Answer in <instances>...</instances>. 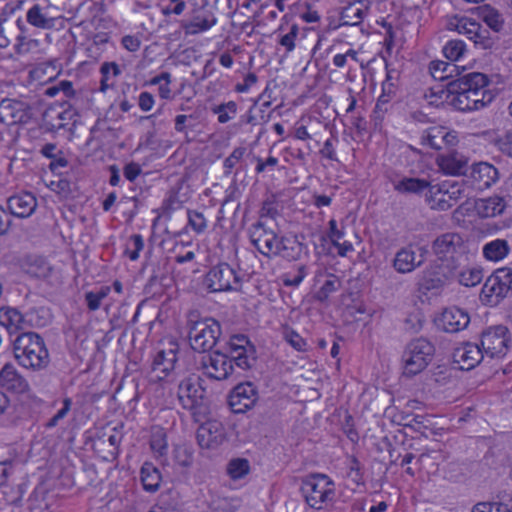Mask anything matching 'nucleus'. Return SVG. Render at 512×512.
Here are the masks:
<instances>
[{
  "mask_svg": "<svg viewBox=\"0 0 512 512\" xmlns=\"http://www.w3.org/2000/svg\"><path fill=\"white\" fill-rule=\"evenodd\" d=\"M10 213L19 218L29 217L37 207L36 197L30 192L13 195L7 200Z\"/></svg>",
  "mask_w": 512,
  "mask_h": 512,
  "instance_id": "obj_27",
  "label": "nucleus"
},
{
  "mask_svg": "<svg viewBox=\"0 0 512 512\" xmlns=\"http://www.w3.org/2000/svg\"><path fill=\"white\" fill-rule=\"evenodd\" d=\"M25 33V22L18 6L7 4L0 13V47H8L21 39Z\"/></svg>",
  "mask_w": 512,
  "mask_h": 512,
  "instance_id": "obj_8",
  "label": "nucleus"
},
{
  "mask_svg": "<svg viewBox=\"0 0 512 512\" xmlns=\"http://www.w3.org/2000/svg\"><path fill=\"white\" fill-rule=\"evenodd\" d=\"M56 113L55 118L52 117V121L50 123L52 129H61L66 125L67 120H71L73 116V112L71 110H63L56 112L55 110H51L46 113V117H50L51 114Z\"/></svg>",
  "mask_w": 512,
  "mask_h": 512,
  "instance_id": "obj_55",
  "label": "nucleus"
},
{
  "mask_svg": "<svg viewBox=\"0 0 512 512\" xmlns=\"http://www.w3.org/2000/svg\"><path fill=\"white\" fill-rule=\"evenodd\" d=\"M14 47L16 53L20 55L37 53L40 49V41L37 39L27 38L24 33L22 34L21 39L17 40Z\"/></svg>",
  "mask_w": 512,
  "mask_h": 512,
  "instance_id": "obj_48",
  "label": "nucleus"
},
{
  "mask_svg": "<svg viewBox=\"0 0 512 512\" xmlns=\"http://www.w3.org/2000/svg\"><path fill=\"white\" fill-rule=\"evenodd\" d=\"M109 69H113V77H117L120 75L121 70L117 63L115 62H104L100 67V73L102 75L100 81V91L106 92L109 88L113 87L115 82L110 81V76H108Z\"/></svg>",
  "mask_w": 512,
  "mask_h": 512,
  "instance_id": "obj_43",
  "label": "nucleus"
},
{
  "mask_svg": "<svg viewBox=\"0 0 512 512\" xmlns=\"http://www.w3.org/2000/svg\"><path fill=\"white\" fill-rule=\"evenodd\" d=\"M432 185L429 181L420 178L404 177L393 183L394 190L401 194H421L428 192Z\"/></svg>",
  "mask_w": 512,
  "mask_h": 512,
  "instance_id": "obj_34",
  "label": "nucleus"
},
{
  "mask_svg": "<svg viewBox=\"0 0 512 512\" xmlns=\"http://www.w3.org/2000/svg\"><path fill=\"white\" fill-rule=\"evenodd\" d=\"M15 359L22 367L39 371L50 362L49 352L43 338L35 332H21L13 341Z\"/></svg>",
  "mask_w": 512,
  "mask_h": 512,
  "instance_id": "obj_1",
  "label": "nucleus"
},
{
  "mask_svg": "<svg viewBox=\"0 0 512 512\" xmlns=\"http://www.w3.org/2000/svg\"><path fill=\"white\" fill-rule=\"evenodd\" d=\"M216 22L217 19L212 13H199L194 15L190 21L183 22L182 28L186 34L194 35L209 30Z\"/></svg>",
  "mask_w": 512,
  "mask_h": 512,
  "instance_id": "obj_33",
  "label": "nucleus"
},
{
  "mask_svg": "<svg viewBox=\"0 0 512 512\" xmlns=\"http://www.w3.org/2000/svg\"><path fill=\"white\" fill-rule=\"evenodd\" d=\"M456 277L461 285L473 287L482 281L483 271L477 267L466 268L459 272Z\"/></svg>",
  "mask_w": 512,
  "mask_h": 512,
  "instance_id": "obj_41",
  "label": "nucleus"
},
{
  "mask_svg": "<svg viewBox=\"0 0 512 512\" xmlns=\"http://www.w3.org/2000/svg\"><path fill=\"white\" fill-rule=\"evenodd\" d=\"M406 419L407 422L404 423V426L411 428L424 436H427V431L432 430V422L427 416L414 415L412 417H407Z\"/></svg>",
  "mask_w": 512,
  "mask_h": 512,
  "instance_id": "obj_45",
  "label": "nucleus"
},
{
  "mask_svg": "<svg viewBox=\"0 0 512 512\" xmlns=\"http://www.w3.org/2000/svg\"><path fill=\"white\" fill-rule=\"evenodd\" d=\"M505 200L499 196H493L486 200L485 208L491 210V215H499L505 209Z\"/></svg>",
  "mask_w": 512,
  "mask_h": 512,
  "instance_id": "obj_61",
  "label": "nucleus"
},
{
  "mask_svg": "<svg viewBox=\"0 0 512 512\" xmlns=\"http://www.w3.org/2000/svg\"><path fill=\"white\" fill-rule=\"evenodd\" d=\"M431 249L436 258L448 268L443 276L454 277L456 262L466 252V244L462 236L455 232L443 233L433 240Z\"/></svg>",
  "mask_w": 512,
  "mask_h": 512,
  "instance_id": "obj_3",
  "label": "nucleus"
},
{
  "mask_svg": "<svg viewBox=\"0 0 512 512\" xmlns=\"http://www.w3.org/2000/svg\"><path fill=\"white\" fill-rule=\"evenodd\" d=\"M196 437L202 448L214 449L225 440V428L220 421H207L197 429Z\"/></svg>",
  "mask_w": 512,
  "mask_h": 512,
  "instance_id": "obj_22",
  "label": "nucleus"
},
{
  "mask_svg": "<svg viewBox=\"0 0 512 512\" xmlns=\"http://www.w3.org/2000/svg\"><path fill=\"white\" fill-rule=\"evenodd\" d=\"M456 136L442 126H432L423 131L421 143L435 150H442L456 143Z\"/></svg>",
  "mask_w": 512,
  "mask_h": 512,
  "instance_id": "obj_25",
  "label": "nucleus"
},
{
  "mask_svg": "<svg viewBox=\"0 0 512 512\" xmlns=\"http://www.w3.org/2000/svg\"><path fill=\"white\" fill-rule=\"evenodd\" d=\"M71 405L72 400L70 398H65L63 400V407L47 422L46 427H55L60 420L64 419L67 416L68 412L71 409Z\"/></svg>",
  "mask_w": 512,
  "mask_h": 512,
  "instance_id": "obj_59",
  "label": "nucleus"
},
{
  "mask_svg": "<svg viewBox=\"0 0 512 512\" xmlns=\"http://www.w3.org/2000/svg\"><path fill=\"white\" fill-rule=\"evenodd\" d=\"M472 177L480 188H489L498 180L499 174L492 164L480 162L473 166Z\"/></svg>",
  "mask_w": 512,
  "mask_h": 512,
  "instance_id": "obj_30",
  "label": "nucleus"
},
{
  "mask_svg": "<svg viewBox=\"0 0 512 512\" xmlns=\"http://www.w3.org/2000/svg\"><path fill=\"white\" fill-rule=\"evenodd\" d=\"M151 449L158 453L160 456L167 452L168 443L166 439V433L162 428H155L151 434L150 440Z\"/></svg>",
  "mask_w": 512,
  "mask_h": 512,
  "instance_id": "obj_47",
  "label": "nucleus"
},
{
  "mask_svg": "<svg viewBox=\"0 0 512 512\" xmlns=\"http://www.w3.org/2000/svg\"><path fill=\"white\" fill-rule=\"evenodd\" d=\"M246 149L244 147L235 148L232 153L224 160L225 175H229L232 169L241 161Z\"/></svg>",
  "mask_w": 512,
  "mask_h": 512,
  "instance_id": "obj_54",
  "label": "nucleus"
},
{
  "mask_svg": "<svg viewBox=\"0 0 512 512\" xmlns=\"http://www.w3.org/2000/svg\"><path fill=\"white\" fill-rule=\"evenodd\" d=\"M429 70L434 79L443 81L452 77L456 66L452 63L435 60L430 63Z\"/></svg>",
  "mask_w": 512,
  "mask_h": 512,
  "instance_id": "obj_39",
  "label": "nucleus"
},
{
  "mask_svg": "<svg viewBox=\"0 0 512 512\" xmlns=\"http://www.w3.org/2000/svg\"><path fill=\"white\" fill-rule=\"evenodd\" d=\"M455 29L459 34L465 35L476 45L487 48L490 45L489 30L476 20L469 17L456 19Z\"/></svg>",
  "mask_w": 512,
  "mask_h": 512,
  "instance_id": "obj_20",
  "label": "nucleus"
},
{
  "mask_svg": "<svg viewBox=\"0 0 512 512\" xmlns=\"http://www.w3.org/2000/svg\"><path fill=\"white\" fill-rule=\"evenodd\" d=\"M252 245L263 256L271 258L278 251L279 229L277 224L269 219L259 218L248 230Z\"/></svg>",
  "mask_w": 512,
  "mask_h": 512,
  "instance_id": "obj_5",
  "label": "nucleus"
},
{
  "mask_svg": "<svg viewBox=\"0 0 512 512\" xmlns=\"http://www.w3.org/2000/svg\"><path fill=\"white\" fill-rule=\"evenodd\" d=\"M245 275L227 263H220L207 272L205 284L211 292L238 291Z\"/></svg>",
  "mask_w": 512,
  "mask_h": 512,
  "instance_id": "obj_7",
  "label": "nucleus"
},
{
  "mask_svg": "<svg viewBox=\"0 0 512 512\" xmlns=\"http://www.w3.org/2000/svg\"><path fill=\"white\" fill-rule=\"evenodd\" d=\"M211 110L214 114L218 115L219 123L224 124L236 116L237 104L234 101H229L227 103L214 106Z\"/></svg>",
  "mask_w": 512,
  "mask_h": 512,
  "instance_id": "obj_46",
  "label": "nucleus"
},
{
  "mask_svg": "<svg viewBox=\"0 0 512 512\" xmlns=\"http://www.w3.org/2000/svg\"><path fill=\"white\" fill-rule=\"evenodd\" d=\"M58 74L59 69L55 62L42 63L32 71L33 77L42 82H49Z\"/></svg>",
  "mask_w": 512,
  "mask_h": 512,
  "instance_id": "obj_42",
  "label": "nucleus"
},
{
  "mask_svg": "<svg viewBox=\"0 0 512 512\" xmlns=\"http://www.w3.org/2000/svg\"><path fill=\"white\" fill-rule=\"evenodd\" d=\"M48 16L47 12L42 8V4H35L28 10L26 20L32 26L40 29H56V25Z\"/></svg>",
  "mask_w": 512,
  "mask_h": 512,
  "instance_id": "obj_37",
  "label": "nucleus"
},
{
  "mask_svg": "<svg viewBox=\"0 0 512 512\" xmlns=\"http://www.w3.org/2000/svg\"><path fill=\"white\" fill-rule=\"evenodd\" d=\"M396 94L393 83L390 82V76L387 75V79L382 84V94L379 96L376 106L375 113H385L388 110V104Z\"/></svg>",
  "mask_w": 512,
  "mask_h": 512,
  "instance_id": "obj_38",
  "label": "nucleus"
},
{
  "mask_svg": "<svg viewBox=\"0 0 512 512\" xmlns=\"http://www.w3.org/2000/svg\"><path fill=\"white\" fill-rule=\"evenodd\" d=\"M488 84L489 79L487 75L480 72H472L448 82L447 89L448 91L490 92L487 89Z\"/></svg>",
  "mask_w": 512,
  "mask_h": 512,
  "instance_id": "obj_24",
  "label": "nucleus"
},
{
  "mask_svg": "<svg viewBox=\"0 0 512 512\" xmlns=\"http://www.w3.org/2000/svg\"><path fill=\"white\" fill-rule=\"evenodd\" d=\"M140 478L143 488L147 492H156L161 483V474L159 470L149 462H145L140 470Z\"/></svg>",
  "mask_w": 512,
  "mask_h": 512,
  "instance_id": "obj_36",
  "label": "nucleus"
},
{
  "mask_svg": "<svg viewBox=\"0 0 512 512\" xmlns=\"http://www.w3.org/2000/svg\"><path fill=\"white\" fill-rule=\"evenodd\" d=\"M440 321L444 331L457 333L467 328L470 323V316L464 309L453 306L443 311Z\"/></svg>",
  "mask_w": 512,
  "mask_h": 512,
  "instance_id": "obj_26",
  "label": "nucleus"
},
{
  "mask_svg": "<svg viewBox=\"0 0 512 512\" xmlns=\"http://www.w3.org/2000/svg\"><path fill=\"white\" fill-rule=\"evenodd\" d=\"M278 241V251L273 256H281L288 261H296L301 258L303 253L307 252V246L299 241L297 236H282Z\"/></svg>",
  "mask_w": 512,
  "mask_h": 512,
  "instance_id": "obj_29",
  "label": "nucleus"
},
{
  "mask_svg": "<svg viewBox=\"0 0 512 512\" xmlns=\"http://www.w3.org/2000/svg\"><path fill=\"white\" fill-rule=\"evenodd\" d=\"M228 474L233 479H239L249 471V462L246 459L231 460L227 468Z\"/></svg>",
  "mask_w": 512,
  "mask_h": 512,
  "instance_id": "obj_51",
  "label": "nucleus"
},
{
  "mask_svg": "<svg viewBox=\"0 0 512 512\" xmlns=\"http://www.w3.org/2000/svg\"><path fill=\"white\" fill-rule=\"evenodd\" d=\"M35 310H31L23 315L19 310L12 307L0 308V324L4 326L10 334H15L36 325L43 326L45 321L34 322Z\"/></svg>",
  "mask_w": 512,
  "mask_h": 512,
  "instance_id": "obj_12",
  "label": "nucleus"
},
{
  "mask_svg": "<svg viewBox=\"0 0 512 512\" xmlns=\"http://www.w3.org/2000/svg\"><path fill=\"white\" fill-rule=\"evenodd\" d=\"M486 355L481 346L475 343H463L454 349L453 360L462 370L476 367Z\"/></svg>",
  "mask_w": 512,
  "mask_h": 512,
  "instance_id": "obj_23",
  "label": "nucleus"
},
{
  "mask_svg": "<svg viewBox=\"0 0 512 512\" xmlns=\"http://www.w3.org/2000/svg\"><path fill=\"white\" fill-rule=\"evenodd\" d=\"M483 20L488 27L496 32L502 29L504 23L501 14L493 8H488L483 12Z\"/></svg>",
  "mask_w": 512,
  "mask_h": 512,
  "instance_id": "obj_53",
  "label": "nucleus"
},
{
  "mask_svg": "<svg viewBox=\"0 0 512 512\" xmlns=\"http://www.w3.org/2000/svg\"><path fill=\"white\" fill-rule=\"evenodd\" d=\"M122 440V435L114 428L113 433L110 434L107 438V443L111 447L109 450L110 456L112 458H115L118 455L119 452V445ZM106 443V440H103V444Z\"/></svg>",
  "mask_w": 512,
  "mask_h": 512,
  "instance_id": "obj_62",
  "label": "nucleus"
},
{
  "mask_svg": "<svg viewBox=\"0 0 512 512\" xmlns=\"http://www.w3.org/2000/svg\"><path fill=\"white\" fill-rule=\"evenodd\" d=\"M169 3L162 7V14L165 16L174 14L181 15L185 8L186 3L184 0H168Z\"/></svg>",
  "mask_w": 512,
  "mask_h": 512,
  "instance_id": "obj_60",
  "label": "nucleus"
},
{
  "mask_svg": "<svg viewBox=\"0 0 512 512\" xmlns=\"http://www.w3.org/2000/svg\"><path fill=\"white\" fill-rule=\"evenodd\" d=\"M230 357L241 370H247L253 365L255 358L252 356L253 347L247 336L233 335L229 340Z\"/></svg>",
  "mask_w": 512,
  "mask_h": 512,
  "instance_id": "obj_18",
  "label": "nucleus"
},
{
  "mask_svg": "<svg viewBox=\"0 0 512 512\" xmlns=\"http://www.w3.org/2000/svg\"><path fill=\"white\" fill-rule=\"evenodd\" d=\"M509 294L505 284L498 277L496 278V275L493 273L487 278L482 287L481 298L486 304L495 306L508 297Z\"/></svg>",
  "mask_w": 512,
  "mask_h": 512,
  "instance_id": "obj_28",
  "label": "nucleus"
},
{
  "mask_svg": "<svg viewBox=\"0 0 512 512\" xmlns=\"http://www.w3.org/2000/svg\"><path fill=\"white\" fill-rule=\"evenodd\" d=\"M364 18V10L358 4H351L345 7L341 13L342 25H358Z\"/></svg>",
  "mask_w": 512,
  "mask_h": 512,
  "instance_id": "obj_40",
  "label": "nucleus"
},
{
  "mask_svg": "<svg viewBox=\"0 0 512 512\" xmlns=\"http://www.w3.org/2000/svg\"><path fill=\"white\" fill-rule=\"evenodd\" d=\"M340 287V280L335 275H330L322 287L316 293V299L325 302L330 294L336 292Z\"/></svg>",
  "mask_w": 512,
  "mask_h": 512,
  "instance_id": "obj_49",
  "label": "nucleus"
},
{
  "mask_svg": "<svg viewBox=\"0 0 512 512\" xmlns=\"http://www.w3.org/2000/svg\"><path fill=\"white\" fill-rule=\"evenodd\" d=\"M451 95V104L459 111L479 110L490 104L494 99L492 92L448 91Z\"/></svg>",
  "mask_w": 512,
  "mask_h": 512,
  "instance_id": "obj_14",
  "label": "nucleus"
},
{
  "mask_svg": "<svg viewBox=\"0 0 512 512\" xmlns=\"http://www.w3.org/2000/svg\"><path fill=\"white\" fill-rule=\"evenodd\" d=\"M235 366L234 359L219 351L203 355L199 361V368L203 373L218 381L228 379L234 373Z\"/></svg>",
  "mask_w": 512,
  "mask_h": 512,
  "instance_id": "obj_10",
  "label": "nucleus"
},
{
  "mask_svg": "<svg viewBox=\"0 0 512 512\" xmlns=\"http://www.w3.org/2000/svg\"><path fill=\"white\" fill-rule=\"evenodd\" d=\"M419 251L420 254L417 255L412 245L401 248L395 254L393 260L394 269L401 274L411 273L416 270L424 263L425 254L427 253L424 247L419 248Z\"/></svg>",
  "mask_w": 512,
  "mask_h": 512,
  "instance_id": "obj_19",
  "label": "nucleus"
},
{
  "mask_svg": "<svg viewBox=\"0 0 512 512\" xmlns=\"http://www.w3.org/2000/svg\"><path fill=\"white\" fill-rule=\"evenodd\" d=\"M259 399L257 387L252 382L236 385L229 394L228 402L234 413H245L255 406Z\"/></svg>",
  "mask_w": 512,
  "mask_h": 512,
  "instance_id": "obj_13",
  "label": "nucleus"
},
{
  "mask_svg": "<svg viewBox=\"0 0 512 512\" xmlns=\"http://www.w3.org/2000/svg\"><path fill=\"white\" fill-rule=\"evenodd\" d=\"M463 185L457 182H443L429 187L425 193L426 202L431 209L448 210L463 196Z\"/></svg>",
  "mask_w": 512,
  "mask_h": 512,
  "instance_id": "obj_9",
  "label": "nucleus"
},
{
  "mask_svg": "<svg viewBox=\"0 0 512 512\" xmlns=\"http://www.w3.org/2000/svg\"><path fill=\"white\" fill-rule=\"evenodd\" d=\"M434 353L433 344L425 338L409 342L402 355L404 374L414 376L422 372L432 361Z\"/></svg>",
  "mask_w": 512,
  "mask_h": 512,
  "instance_id": "obj_4",
  "label": "nucleus"
},
{
  "mask_svg": "<svg viewBox=\"0 0 512 512\" xmlns=\"http://www.w3.org/2000/svg\"><path fill=\"white\" fill-rule=\"evenodd\" d=\"M144 248V240L143 237L139 234H134L130 237L127 248H126V254L130 258V260L135 261L139 258L140 252Z\"/></svg>",
  "mask_w": 512,
  "mask_h": 512,
  "instance_id": "obj_52",
  "label": "nucleus"
},
{
  "mask_svg": "<svg viewBox=\"0 0 512 512\" xmlns=\"http://www.w3.org/2000/svg\"><path fill=\"white\" fill-rule=\"evenodd\" d=\"M499 149L509 157H512V133H506L498 140Z\"/></svg>",
  "mask_w": 512,
  "mask_h": 512,
  "instance_id": "obj_64",
  "label": "nucleus"
},
{
  "mask_svg": "<svg viewBox=\"0 0 512 512\" xmlns=\"http://www.w3.org/2000/svg\"><path fill=\"white\" fill-rule=\"evenodd\" d=\"M284 338L295 350L306 351L307 343L296 331L285 329Z\"/></svg>",
  "mask_w": 512,
  "mask_h": 512,
  "instance_id": "obj_57",
  "label": "nucleus"
},
{
  "mask_svg": "<svg viewBox=\"0 0 512 512\" xmlns=\"http://www.w3.org/2000/svg\"><path fill=\"white\" fill-rule=\"evenodd\" d=\"M510 252L509 242L500 238L487 242L482 248L484 258L491 262H499L505 259Z\"/></svg>",
  "mask_w": 512,
  "mask_h": 512,
  "instance_id": "obj_31",
  "label": "nucleus"
},
{
  "mask_svg": "<svg viewBox=\"0 0 512 512\" xmlns=\"http://www.w3.org/2000/svg\"><path fill=\"white\" fill-rule=\"evenodd\" d=\"M203 397V390L198 384V377L193 374L185 376L178 384L177 398L186 410L196 408Z\"/></svg>",
  "mask_w": 512,
  "mask_h": 512,
  "instance_id": "obj_17",
  "label": "nucleus"
},
{
  "mask_svg": "<svg viewBox=\"0 0 512 512\" xmlns=\"http://www.w3.org/2000/svg\"><path fill=\"white\" fill-rule=\"evenodd\" d=\"M436 162L441 171L448 175H460L466 166V160L457 153L439 155Z\"/></svg>",
  "mask_w": 512,
  "mask_h": 512,
  "instance_id": "obj_32",
  "label": "nucleus"
},
{
  "mask_svg": "<svg viewBox=\"0 0 512 512\" xmlns=\"http://www.w3.org/2000/svg\"><path fill=\"white\" fill-rule=\"evenodd\" d=\"M494 274L496 275V278L498 277V279L505 284L508 292L512 293V268L502 267L497 269Z\"/></svg>",
  "mask_w": 512,
  "mask_h": 512,
  "instance_id": "obj_63",
  "label": "nucleus"
},
{
  "mask_svg": "<svg viewBox=\"0 0 512 512\" xmlns=\"http://www.w3.org/2000/svg\"><path fill=\"white\" fill-rule=\"evenodd\" d=\"M509 342V330L504 325L490 326L481 334V347L490 358L504 356Z\"/></svg>",
  "mask_w": 512,
  "mask_h": 512,
  "instance_id": "obj_11",
  "label": "nucleus"
},
{
  "mask_svg": "<svg viewBox=\"0 0 512 512\" xmlns=\"http://www.w3.org/2000/svg\"><path fill=\"white\" fill-rule=\"evenodd\" d=\"M178 345L170 343L167 349L159 350L153 358L151 369L155 378L163 380L171 373H177L178 365Z\"/></svg>",
  "mask_w": 512,
  "mask_h": 512,
  "instance_id": "obj_16",
  "label": "nucleus"
},
{
  "mask_svg": "<svg viewBox=\"0 0 512 512\" xmlns=\"http://www.w3.org/2000/svg\"><path fill=\"white\" fill-rule=\"evenodd\" d=\"M31 118L30 106L18 99H3L0 102V123L5 125L22 124Z\"/></svg>",
  "mask_w": 512,
  "mask_h": 512,
  "instance_id": "obj_15",
  "label": "nucleus"
},
{
  "mask_svg": "<svg viewBox=\"0 0 512 512\" xmlns=\"http://www.w3.org/2000/svg\"><path fill=\"white\" fill-rule=\"evenodd\" d=\"M301 493L311 508L321 509L335 495L334 482L324 474H313L302 481Z\"/></svg>",
  "mask_w": 512,
  "mask_h": 512,
  "instance_id": "obj_6",
  "label": "nucleus"
},
{
  "mask_svg": "<svg viewBox=\"0 0 512 512\" xmlns=\"http://www.w3.org/2000/svg\"><path fill=\"white\" fill-rule=\"evenodd\" d=\"M188 337L194 351L205 353L210 351L221 335V326L213 318H201L196 311L187 316Z\"/></svg>",
  "mask_w": 512,
  "mask_h": 512,
  "instance_id": "obj_2",
  "label": "nucleus"
},
{
  "mask_svg": "<svg viewBox=\"0 0 512 512\" xmlns=\"http://www.w3.org/2000/svg\"><path fill=\"white\" fill-rule=\"evenodd\" d=\"M466 51V45L462 40L454 39L448 41L443 47V54L450 61L459 60Z\"/></svg>",
  "mask_w": 512,
  "mask_h": 512,
  "instance_id": "obj_44",
  "label": "nucleus"
},
{
  "mask_svg": "<svg viewBox=\"0 0 512 512\" xmlns=\"http://www.w3.org/2000/svg\"><path fill=\"white\" fill-rule=\"evenodd\" d=\"M42 8L47 12L50 20L56 25V29H63L65 27L66 19L63 15L64 8H61L51 3L42 5Z\"/></svg>",
  "mask_w": 512,
  "mask_h": 512,
  "instance_id": "obj_50",
  "label": "nucleus"
},
{
  "mask_svg": "<svg viewBox=\"0 0 512 512\" xmlns=\"http://www.w3.org/2000/svg\"><path fill=\"white\" fill-rule=\"evenodd\" d=\"M0 388L16 395L30 391L29 382L12 364H5L0 370Z\"/></svg>",
  "mask_w": 512,
  "mask_h": 512,
  "instance_id": "obj_21",
  "label": "nucleus"
},
{
  "mask_svg": "<svg viewBox=\"0 0 512 512\" xmlns=\"http://www.w3.org/2000/svg\"><path fill=\"white\" fill-rule=\"evenodd\" d=\"M188 221L190 227L197 233L203 232L207 227V220L198 211H188Z\"/></svg>",
  "mask_w": 512,
  "mask_h": 512,
  "instance_id": "obj_58",
  "label": "nucleus"
},
{
  "mask_svg": "<svg viewBox=\"0 0 512 512\" xmlns=\"http://www.w3.org/2000/svg\"><path fill=\"white\" fill-rule=\"evenodd\" d=\"M299 34V27L296 24L291 25L289 31L282 35L279 39V44L285 47L287 52H291L295 48V40Z\"/></svg>",
  "mask_w": 512,
  "mask_h": 512,
  "instance_id": "obj_56",
  "label": "nucleus"
},
{
  "mask_svg": "<svg viewBox=\"0 0 512 512\" xmlns=\"http://www.w3.org/2000/svg\"><path fill=\"white\" fill-rule=\"evenodd\" d=\"M24 268L28 274L37 278H47L52 272V266L42 256L29 255L24 260Z\"/></svg>",
  "mask_w": 512,
  "mask_h": 512,
  "instance_id": "obj_35",
  "label": "nucleus"
}]
</instances>
